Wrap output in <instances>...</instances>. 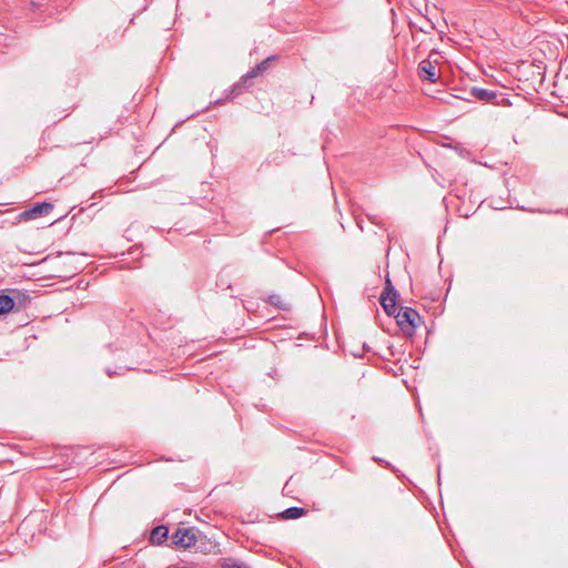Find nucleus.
<instances>
[{
	"instance_id": "nucleus-9",
	"label": "nucleus",
	"mask_w": 568,
	"mask_h": 568,
	"mask_svg": "<svg viewBox=\"0 0 568 568\" xmlns=\"http://www.w3.org/2000/svg\"><path fill=\"white\" fill-rule=\"evenodd\" d=\"M306 514V509L302 507H290L285 509L281 516L284 519H297Z\"/></svg>"
},
{
	"instance_id": "nucleus-3",
	"label": "nucleus",
	"mask_w": 568,
	"mask_h": 568,
	"mask_svg": "<svg viewBox=\"0 0 568 568\" xmlns=\"http://www.w3.org/2000/svg\"><path fill=\"white\" fill-rule=\"evenodd\" d=\"M172 542L181 548H190L195 545L196 534L194 528H178L171 536Z\"/></svg>"
},
{
	"instance_id": "nucleus-4",
	"label": "nucleus",
	"mask_w": 568,
	"mask_h": 568,
	"mask_svg": "<svg viewBox=\"0 0 568 568\" xmlns=\"http://www.w3.org/2000/svg\"><path fill=\"white\" fill-rule=\"evenodd\" d=\"M275 59V57H268L267 59L263 60L261 63H258L254 69H252L250 72H247L243 78H242V82L240 83H236L232 87L231 89V92H230V95L232 97H235V95H239L241 92H242V89L244 87V84L246 83L247 80H251L253 79L254 77H256L260 72H263L265 71L268 65H270V62L273 61Z\"/></svg>"
},
{
	"instance_id": "nucleus-10",
	"label": "nucleus",
	"mask_w": 568,
	"mask_h": 568,
	"mask_svg": "<svg viewBox=\"0 0 568 568\" xmlns=\"http://www.w3.org/2000/svg\"><path fill=\"white\" fill-rule=\"evenodd\" d=\"M14 306V301L12 297L6 294L0 295V314H6L10 312Z\"/></svg>"
},
{
	"instance_id": "nucleus-11",
	"label": "nucleus",
	"mask_w": 568,
	"mask_h": 568,
	"mask_svg": "<svg viewBox=\"0 0 568 568\" xmlns=\"http://www.w3.org/2000/svg\"><path fill=\"white\" fill-rule=\"evenodd\" d=\"M267 301L271 305H274L280 310H288L290 308V304L287 302H285L283 300V297L278 294H271L268 296Z\"/></svg>"
},
{
	"instance_id": "nucleus-5",
	"label": "nucleus",
	"mask_w": 568,
	"mask_h": 568,
	"mask_svg": "<svg viewBox=\"0 0 568 568\" xmlns=\"http://www.w3.org/2000/svg\"><path fill=\"white\" fill-rule=\"evenodd\" d=\"M53 210V204L49 202H41L33 205L31 209L21 213L23 220H32L39 216L48 215Z\"/></svg>"
},
{
	"instance_id": "nucleus-7",
	"label": "nucleus",
	"mask_w": 568,
	"mask_h": 568,
	"mask_svg": "<svg viewBox=\"0 0 568 568\" xmlns=\"http://www.w3.org/2000/svg\"><path fill=\"white\" fill-rule=\"evenodd\" d=\"M470 97L483 101V102H491L495 103V100L497 99V93L491 90L483 89L474 87L469 91Z\"/></svg>"
},
{
	"instance_id": "nucleus-13",
	"label": "nucleus",
	"mask_w": 568,
	"mask_h": 568,
	"mask_svg": "<svg viewBox=\"0 0 568 568\" xmlns=\"http://www.w3.org/2000/svg\"><path fill=\"white\" fill-rule=\"evenodd\" d=\"M105 373L109 375V376H112L114 373L112 372V369H106Z\"/></svg>"
},
{
	"instance_id": "nucleus-6",
	"label": "nucleus",
	"mask_w": 568,
	"mask_h": 568,
	"mask_svg": "<svg viewBox=\"0 0 568 568\" xmlns=\"http://www.w3.org/2000/svg\"><path fill=\"white\" fill-rule=\"evenodd\" d=\"M419 77L430 82H436V68L429 60H423L418 67Z\"/></svg>"
},
{
	"instance_id": "nucleus-1",
	"label": "nucleus",
	"mask_w": 568,
	"mask_h": 568,
	"mask_svg": "<svg viewBox=\"0 0 568 568\" xmlns=\"http://www.w3.org/2000/svg\"><path fill=\"white\" fill-rule=\"evenodd\" d=\"M392 315L396 318V323L400 331L407 336H413L416 328L422 323V317L418 312L408 306H397V311Z\"/></svg>"
},
{
	"instance_id": "nucleus-12",
	"label": "nucleus",
	"mask_w": 568,
	"mask_h": 568,
	"mask_svg": "<svg viewBox=\"0 0 568 568\" xmlns=\"http://www.w3.org/2000/svg\"><path fill=\"white\" fill-rule=\"evenodd\" d=\"M220 566L221 568H248V566L234 558L223 559Z\"/></svg>"
},
{
	"instance_id": "nucleus-8",
	"label": "nucleus",
	"mask_w": 568,
	"mask_h": 568,
	"mask_svg": "<svg viewBox=\"0 0 568 568\" xmlns=\"http://www.w3.org/2000/svg\"><path fill=\"white\" fill-rule=\"evenodd\" d=\"M168 536H169L168 527L161 525V526H158L152 529L151 535H150V541L153 545H161L168 539Z\"/></svg>"
},
{
	"instance_id": "nucleus-2",
	"label": "nucleus",
	"mask_w": 568,
	"mask_h": 568,
	"mask_svg": "<svg viewBox=\"0 0 568 568\" xmlns=\"http://www.w3.org/2000/svg\"><path fill=\"white\" fill-rule=\"evenodd\" d=\"M398 292L389 277H386L384 292L381 295V305L385 313L390 316L397 311Z\"/></svg>"
}]
</instances>
